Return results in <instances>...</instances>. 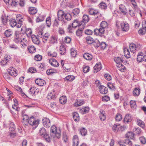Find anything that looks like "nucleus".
<instances>
[{
	"label": "nucleus",
	"instance_id": "69168bd1",
	"mask_svg": "<svg viewBox=\"0 0 146 146\" xmlns=\"http://www.w3.org/2000/svg\"><path fill=\"white\" fill-rule=\"evenodd\" d=\"M98 11L94 10L92 9H91L89 11V13L91 15H94V16L97 13Z\"/></svg>",
	"mask_w": 146,
	"mask_h": 146
},
{
	"label": "nucleus",
	"instance_id": "8fccbe9b",
	"mask_svg": "<svg viewBox=\"0 0 146 146\" xmlns=\"http://www.w3.org/2000/svg\"><path fill=\"white\" fill-rule=\"evenodd\" d=\"M46 133L45 128L43 127L41 128L39 130L40 135L42 137Z\"/></svg>",
	"mask_w": 146,
	"mask_h": 146
},
{
	"label": "nucleus",
	"instance_id": "423d86ee",
	"mask_svg": "<svg viewBox=\"0 0 146 146\" xmlns=\"http://www.w3.org/2000/svg\"><path fill=\"white\" fill-rule=\"evenodd\" d=\"M114 60L116 63V66L117 67L120 68L121 67L122 68L123 67L124 68V66L122 64L123 60L120 57H115L114 58Z\"/></svg>",
	"mask_w": 146,
	"mask_h": 146
},
{
	"label": "nucleus",
	"instance_id": "052dcab7",
	"mask_svg": "<svg viewBox=\"0 0 146 146\" xmlns=\"http://www.w3.org/2000/svg\"><path fill=\"white\" fill-rule=\"evenodd\" d=\"M70 53L72 56L73 57H75L77 54L76 51L74 48L71 49Z\"/></svg>",
	"mask_w": 146,
	"mask_h": 146
},
{
	"label": "nucleus",
	"instance_id": "412c9836",
	"mask_svg": "<svg viewBox=\"0 0 146 146\" xmlns=\"http://www.w3.org/2000/svg\"><path fill=\"white\" fill-rule=\"evenodd\" d=\"M95 16V19L97 21L102 20L103 18L102 15L98 11Z\"/></svg>",
	"mask_w": 146,
	"mask_h": 146
},
{
	"label": "nucleus",
	"instance_id": "37998d69",
	"mask_svg": "<svg viewBox=\"0 0 146 146\" xmlns=\"http://www.w3.org/2000/svg\"><path fill=\"white\" fill-rule=\"evenodd\" d=\"M79 25L81 26L80 25V23H79L78 21L77 20H75L72 24V27L76 28Z\"/></svg>",
	"mask_w": 146,
	"mask_h": 146
},
{
	"label": "nucleus",
	"instance_id": "a19ab883",
	"mask_svg": "<svg viewBox=\"0 0 146 146\" xmlns=\"http://www.w3.org/2000/svg\"><path fill=\"white\" fill-rule=\"evenodd\" d=\"M93 43L95 47L96 48H97L100 46V43L97 39L94 40Z\"/></svg>",
	"mask_w": 146,
	"mask_h": 146
},
{
	"label": "nucleus",
	"instance_id": "e433bc0d",
	"mask_svg": "<svg viewBox=\"0 0 146 146\" xmlns=\"http://www.w3.org/2000/svg\"><path fill=\"white\" fill-rule=\"evenodd\" d=\"M108 24L107 22L105 21H102L100 25V27L103 29H107L108 27Z\"/></svg>",
	"mask_w": 146,
	"mask_h": 146
},
{
	"label": "nucleus",
	"instance_id": "6e6d98bb",
	"mask_svg": "<svg viewBox=\"0 0 146 146\" xmlns=\"http://www.w3.org/2000/svg\"><path fill=\"white\" fill-rule=\"evenodd\" d=\"M64 17L65 19L67 21L70 20L72 18L71 15L68 13H65Z\"/></svg>",
	"mask_w": 146,
	"mask_h": 146
},
{
	"label": "nucleus",
	"instance_id": "f03ea898",
	"mask_svg": "<svg viewBox=\"0 0 146 146\" xmlns=\"http://www.w3.org/2000/svg\"><path fill=\"white\" fill-rule=\"evenodd\" d=\"M25 125H28V124L33 126V129H35L38 125L39 124L38 120H35L34 117L32 116L29 119L28 121L26 123H24Z\"/></svg>",
	"mask_w": 146,
	"mask_h": 146
},
{
	"label": "nucleus",
	"instance_id": "774afa93",
	"mask_svg": "<svg viewBox=\"0 0 146 146\" xmlns=\"http://www.w3.org/2000/svg\"><path fill=\"white\" fill-rule=\"evenodd\" d=\"M130 104L131 108H134L136 106V103L135 101L131 100Z\"/></svg>",
	"mask_w": 146,
	"mask_h": 146
},
{
	"label": "nucleus",
	"instance_id": "338daca9",
	"mask_svg": "<svg viewBox=\"0 0 146 146\" xmlns=\"http://www.w3.org/2000/svg\"><path fill=\"white\" fill-rule=\"evenodd\" d=\"M139 140L140 142L143 144H145L146 143V139L143 136H142L139 138Z\"/></svg>",
	"mask_w": 146,
	"mask_h": 146
},
{
	"label": "nucleus",
	"instance_id": "864d4df0",
	"mask_svg": "<svg viewBox=\"0 0 146 146\" xmlns=\"http://www.w3.org/2000/svg\"><path fill=\"white\" fill-rule=\"evenodd\" d=\"M123 142L124 143H125L130 146H132L133 144L132 142L129 139H126L124 140Z\"/></svg>",
	"mask_w": 146,
	"mask_h": 146
},
{
	"label": "nucleus",
	"instance_id": "3c124183",
	"mask_svg": "<svg viewBox=\"0 0 146 146\" xmlns=\"http://www.w3.org/2000/svg\"><path fill=\"white\" fill-rule=\"evenodd\" d=\"M133 131L137 135H140L142 133V131L139 128H135L133 129Z\"/></svg>",
	"mask_w": 146,
	"mask_h": 146
},
{
	"label": "nucleus",
	"instance_id": "6ab92c4d",
	"mask_svg": "<svg viewBox=\"0 0 146 146\" xmlns=\"http://www.w3.org/2000/svg\"><path fill=\"white\" fill-rule=\"evenodd\" d=\"M132 119V118L130 114H127L124 119V121L125 122L128 123L131 122Z\"/></svg>",
	"mask_w": 146,
	"mask_h": 146
},
{
	"label": "nucleus",
	"instance_id": "58836bf2",
	"mask_svg": "<svg viewBox=\"0 0 146 146\" xmlns=\"http://www.w3.org/2000/svg\"><path fill=\"white\" fill-rule=\"evenodd\" d=\"M28 49L29 52L31 53H33L35 52L36 48L33 46H29Z\"/></svg>",
	"mask_w": 146,
	"mask_h": 146
},
{
	"label": "nucleus",
	"instance_id": "603ef678",
	"mask_svg": "<svg viewBox=\"0 0 146 146\" xmlns=\"http://www.w3.org/2000/svg\"><path fill=\"white\" fill-rule=\"evenodd\" d=\"M137 123L138 125L142 128H144L145 124L140 119L137 120Z\"/></svg>",
	"mask_w": 146,
	"mask_h": 146
},
{
	"label": "nucleus",
	"instance_id": "de8ad7c7",
	"mask_svg": "<svg viewBox=\"0 0 146 146\" xmlns=\"http://www.w3.org/2000/svg\"><path fill=\"white\" fill-rule=\"evenodd\" d=\"M99 7L102 9H106L107 8L106 4L104 2H102L99 5Z\"/></svg>",
	"mask_w": 146,
	"mask_h": 146
},
{
	"label": "nucleus",
	"instance_id": "c9c22d12",
	"mask_svg": "<svg viewBox=\"0 0 146 146\" xmlns=\"http://www.w3.org/2000/svg\"><path fill=\"white\" fill-rule=\"evenodd\" d=\"M37 90L36 88L34 87H33L31 88L29 90V92L30 94L32 95H36V90Z\"/></svg>",
	"mask_w": 146,
	"mask_h": 146
},
{
	"label": "nucleus",
	"instance_id": "f257e3e1",
	"mask_svg": "<svg viewBox=\"0 0 146 146\" xmlns=\"http://www.w3.org/2000/svg\"><path fill=\"white\" fill-rule=\"evenodd\" d=\"M50 135L53 138L56 137L59 139L60 137V131L59 129H57L55 126H52L50 129Z\"/></svg>",
	"mask_w": 146,
	"mask_h": 146
},
{
	"label": "nucleus",
	"instance_id": "4c0bfd02",
	"mask_svg": "<svg viewBox=\"0 0 146 146\" xmlns=\"http://www.w3.org/2000/svg\"><path fill=\"white\" fill-rule=\"evenodd\" d=\"M86 41L87 43L89 44H91L93 43L94 40L90 36H88L86 38Z\"/></svg>",
	"mask_w": 146,
	"mask_h": 146
},
{
	"label": "nucleus",
	"instance_id": "680f3d73",
	"mask_svg": "<svg viewBox=\"0 0 146 146\" xmlns=\"http://www.w3.org/2000/svg\"><path fill=\"white\" fill-rule=\"evenodd\" d=\"M15 129V126L13 123H11L9 125V129L11 131H14Z\"/></svg>",
	"mask_w": 146,
	"mask_h": 146
},
{
	"label": "nucleus",
	"instance_id": "c85d7f7f",
	"mask_svg": "<svg viewBox=\"0 0 146 146\" xmlns=\"http://www.w3.org/2000/svg\"><path fill=\"white\" fill-rule=\"evenodd\" d=\"M89 110V108L88 107H85L81 109L80 112L81 114H84L88 113Z\"/></svg>",
	"mask_w": 146,
	"mask_h": 146
},
{
	"label": "nucleus",
	"instance_id": "b1692460",
	"mask_svg": "<svg viewBox=\"0 0 146 146\" xmlns=\"http://www.w3.org/2000/svg\"><path fill=\"white\" fill-rule=\"evenodd\" d=\"M31 38L33 42L36 44H38L40 43V41L37 37L34 35H32Z\"/></svg>",
	"mask_w": 146,
	"mask_h": 146
},
{
	"label": "nucleus",
	"instance_id": "a18cd8bd",
	"mask_svg": "<svg viewBox=\"0 0 146 146\" xmlns=\"http://www.w3.org/2000/svg\"><path fill=\"white\" fill-rule=\"evenodd\" d=\"M46 21L47 26L50 27L51 24V17H47Z\"/></svg>",
	"mask_w": 146,
	"mask_h": 146
},
{
	"label": "nucleus",
	"instance_id": "ea45409f",
	"mask_svg": "<svg viewBox=\"0 0 146 146\" xmlns=\"http://www.w3.org/2000/svg\"><path fill=\"white\" fill-rule=\"evenodd\" d=\"M80 133L82 136H85L87 133V130L84 128H81L80 130Z\"/></svg>",
	"mask_w": 146,
	"mask_h": 146
},
{
	"label": "nucleus",
	"instance_id": "e2e57ef3",
	"mask_svg": "<svg viewBox=\"0 0 146 146\" xmlns=\"http://www.w3.org/2000/svg\"><path fill=\"white\" fill-rule=\"evenodd\" d=\"M122 118L121 115L119 113H117L116 115L115 119L116 120L119 121H121Z\"/></svg>",
	"mask_w": 146,
	"mask_h": 146
},
{
	"label": "nucleus",
	"instance_id": "a878e982",
	"mask_svg": "<svg viewBox=\"0 0 146 146\" xmlns=\"http://www.w3.org/2000/svg\"><path fill=\"white\" fill-rule=\"evenodd\" d=\"M94 69L96 70V72H97L100 71L102 68L101 64L100 62L96 64L94 67Z\"/></svg>",
	"mask_w": 146,
	"mask_h": 146
},
{
	"label": "nucleus",
	"instance_id": "4468645a",
	"mask_svg": "<svg viewBox=\"0 0 146 146\" xmlns=\"http://www.w3.org/2000/svg\"><path fill=\"white\" fill-rule=\"evenodd\" d=\"M50 64L54 67H57L59 66V63L57 60L53 58L50 59L49 60Z\"/></svg>",
	"mask_w": 146,
	"mask_h": 146
},
{
	"label": "nucleus",
	"instance_id": "bf43d9fd",
	"mask_svg": "<svg viewBox=\"0 0 146 146\" xmlns=\"http://www.w3.org/2000/svg\"><path fill=\"white\" fill-rule=\"evenodd\" d=\"M146 32V29L143 28L142 29H140L138 31L139 34L141 35H142L145 34Z\"/></svg>",
	"mask_w": 146,
	"mask_h": 146
},
{
	"label": "nucleus",
	"instance_id": "0e129e2a",
	"mask_svg": "<svg viewBox=\"0 0 146 146\" xmlns=\"http://www.w3.org/2000/svg\"><path fill=\"white\" fill-rule=\"evenodd\" d=\"M42 137L45 139L46 141L48 142H49L50 141V137L46 133Z\"/></svg>",
	"mask_w": 146,
	"mask_h": 146
},
{
	"label": "nucleus",
	"instance_id": "dca6fc26",
	"mask_svg": "<svg viewBox=\"0 0 146 146\" xmlns=\"http://www.w3.org/2000/svg\"><path fill=\"white\" fill-rule=\"evenodd\" d=\"M89 20V18L88 16L84 15L82 17V21L81 23H80V25H82L83 23H86L88 22Z\"/></svg>",
	"mask_w": 146,
	"mask_h": 146
},
{
	"label": "nucleus",
	"instance_id": "9d476101",
	"mask_svg": "<svg viewBox=\"0 0 146 146\" xmlns=\"http://www.w3.org/2000/svg\"><path fill=\"white\" fill-rule=\"evenodd\" d=\"M42 122L44 127H49L50 126V121L48 118H44L42 121Z\"/></svg>",
	"mask_w": 146,
	"mask_h": 146
},
{
	"label": "nucleus",
	"instance_id": "5701e85b",
	"mask_svg": "<svg viewBox=\"0 0 146 146\" xmlns=\"http://www.w3.org/2000/svg\"><path fill=\"white\" fill-rule=\"evenodd\" d=\"M84 58L87 60H91L93 58V56L88 53H85L83 55Z\"/></svg>",
	"mask_w": 146,
	"mask_h": 146
},
{
	"label": "nucleus",
	"instance_id": "bb28decb",
	"mask_svg": "<svg viewBox=\"0 0 146 146\" xmlns=\"http://www.w3.org/2000/svg\"><path fill=\"white\" fill-rule=\"evenodd\" d=\"M140 93V89L139 88H135L133 91V95L136 96H138Z\"/></svg>",
	"mask_w": 146,
	"mask_h": 146
},
{
	"label": "nucleus",
	"instance_id": "13d9d810",
	"mask_svg": "<svg viewBox=\"0 0 146 146\" xmlns=\"http://www.w3.org/2000/svg\"><path fill=\"white\" fill-rule=\"evenodd\" d=\"M80 10L78 8H76L72 11V13L75 15L77 16L79 13Z\"/></svg>",
	"mask_w": 146,
	"mask_h": 146
},
{
	"label": "nucleus",
	"instance_id": "09e8293b",
	"mask_svg": "<svg viewBox=\"0 0 146 146\" xmlns=\"http://www.w3.org/2000/svg\"><path fill=\"white\" fill-rule=\"evenodd\" d=\"M9 60V59H7V57L5 58L2 60L0 62L1 65L3 66H4L7 64Z\"/></svg>",
	"mask_w": 146,
	"mask_h": 146
},
{
	"label": "nucleus",
	"instance_id": "a211bd4d",
	"mask_svg": "<svg viewBox=\"0 0 146 146\" xmlns=\"http://www.w3.org/2000/svg\"><path fill=\"white\" fill-rule=\"evenodd\" d=\"M100 113L99 114V117L101 120L104 121L105 120L106 115H105V111L103 110H101Z\"/></svg>",
	"mask_w": 146,
	"mask_h": 146
},
{
	"label": "nucleus",
	"instance_id": "72a5a7b5",
	"mask_svg": "<svg viewBox=\"0 0 146 146\" xmlns=\"http://www.w3.org/2000/svg\"><path fill=\"white\" fill-rule=\"evenodd\" d=\"M60 52L61 54L63 55L65 53L66 49L64 45H61L60 46Z\"/></svg>",
	"mask_w": 146,
	"mask_h": 146
},
{
	"label": "nucleus",
	"instance_id": "f3484780",
	"mask_svg": "<svg viewBox=\"0 0 146 146\" xmlns=\"http://www.w3.org/2000/svg\"><path fill=\"white\" fill-rule=\"evenodd\" d=\"M73 146H78V144L79 139L77 135L74 136L73 139Z\"/></svg>",
	"mask_w": 146,
	"mask_h": 146
},
{
	"label": "nucleus",
	"instance_id": "6e6552de",
	"mask_svg": "<svg viewBox=\"0 0 146 146\" xmlns=\"http://www.w3.org/2000/svg\"><path fill=\"white\" fill-rule=\"evenodd\" d=\"M113 130L115 132H117L119 131H122L124 129L120 124H115L113 127Z\"/></svg>",
	"mask_w": 146,
	"mask_h": 146
},
{
	"label": "nucleus",
	"instance_id": "0eeeda50",
	"mask_svg": "<svg viewBox=\"0 0 146 146\" xmlns=\"http://www.w3.org/2000/svg\"><path fill=\"white\" fill-rule=\"evenodd\" d=\"M22 35L21 33L20 34L18 31H16L15 33L14 41L17 43L20 42L21 39L22 37Z\"/></svg>",
	"mask_w": 146,
	"mask_h": 146
},
{
	"label": "nucleus",
	"instance_id": "c756f323",
	"mask_svg": "<svg viewBox=\"0 0 146 146\" xmlns=\"http://www.w3.org/2000/svg\"><path fill=\"white\" fill-rule=\"evenodd\" d=\"M13 34V32L10 29L6 30L4 33V34L5 36L7 37L11 36Z\"/></svg>",
	"mask_w": 146,
	"mask_h": 146
},
{
	"label": "nucleus",
	"instance_id": "aec40b11",
	"mask_svg": "<svg viewBox=\"0 0 146 146\" xmlns=\"http://www.w3.org/2000/svg\"><path fill=\"white\" fill-rule=\"evenodd\" d=\"M136 45L134 44H131L129 45V48L131 52L132 53H134L136 50V48H137Z\"/></svg>",
	"mask_w": 146,
	"mask_h": 146
},
{
	"label": "nucleus",
	"instance_id": "4d7b16f0",
	"mask_svg": "<svg viewBox=\"0 0 146 146\" xmlns=\"http://www.w3.org/2000/svg\"><path fill=\"white\" fill-rule=\"evenodd\" d=\"M56 72V71L55 70L50 69L48 70H47L46 71V73L48 75H51L54 73H55Z\"/></svg>",
	"mask_w": 146,
	"mask_h": 146
},
{
	"label": "nucleus",
	"instance_id": "9b49d317",
	"mask_svg": "<svg viewBox=\"0 0 146 146\" xmlns=\"http://www.w3.org/2000/svg\"><path fill=\"white\" fill-rule=\"evenodd\" d=\"M16 71V70L15 69H14L13 67H10V68L8 70V72L11 76H16L17 75Z\"/></svg>",
	"mask_w": 146,
	"mask_h": 146
},
{
	"label": "nucleus",
	"instance_id": "5fc2aeb1",
	"mask_svg": "<svg viewBox=\"0 0 146 146\" xmlns=\"http://www.w3.org/2000/svg\"><path fill=\"white\" fill-rule=\"evenodd\" d=\"M32 32L31 29L30 28H28L27 29H26L25 33L27 37H29L31 36Z\"/></svg>",
	"mask_w": 146,
	"mask_h": 146
},
{
	"label": "nucleus",
	"instance_id": "cd10ccee",
	"mask_svg": "<svg viewBox=\"0 0 146 146\" xmlns=\"http://www.w3.org/2000/svg\"><path fill=\"white\" fill-rule=\"evenodd\" d=\"M119 9L120 11L122 13L126 14L127 12V10L125 6L123 4H121L119 6Z\"/></svg>",
	"mask_w": 146,
	"mask_h": 146
},
{
	"label": "nucleus",
	"instance_id": "39448f33",
	"mask_svg": "<svg viewBox=\"0 0 146 146\" xmlns=\"http://www.w3.org/2000/svg\"><path fill=\"white\" fill-rule=\"evenodd\" d=\"M49 35L48 34H45L43 35L42 31H40L38 32V36L39 37L42 38V41L44 42H46L47 41L48 39Z\"/></svg>",
	"mask_w": 146,
	"mask_h": 146
},
{
	"label": "nucleus",
	"instance_id": "393cba45",
	"mask_svg": "<svg viewBox=\"0 0 146 146\" xmlns=\"http://www.w3.org/2000/svg\"><path fill=\"white\" fill-rule=\"evenodd\" d=\"M84 103V102L82 100H78L74 104V106L77 107L83 105Z\"/></svg>",
	"mask_w": 146,
	"mask_h": 146
},
{
	"label": "nucleus",
	"instance_id": "473e14b6",
	"mask_svg": "<svg viewBox=\"0 0 146 146\" xmlns=\"http://www.w3.org/2000/svg\"><path fill=\"white\" fill-rule=\"evenodd\" d=\"M67 99L66 96H62L60 98V102L62 104H64L66 102Z\"/></svg>",
	"mask_w": 146,
	"mask_h": 146
},
{
	"label": "nucleus",
	"instance_id": "7ed1b4c3",
	"mask_svg": "<svg viewBox=\"0 0 146 146\" xmlns=\"http://www.w3.org/2000/svg\"><path fill=\"white\" fill-rule=\"evenodd\" d=\"M24 19L21 18L19 19V22L17 23L16 20L15 19H11L10 20V25L12 27H14L15 26L18 28L20 27L21 26V22L23 21Z\"/></svg>",
	"mask_w": 146,
	"mask_h": 146
},
{
	"label": "nucleus",
	"instance_id": "2eb2a0df",
	"mask_svg": "<svg viewBox=\"0 0 146 146\" xmlns=\"http://www.w3.org/2000/svg\"><path fill=\"white\" fill-rule=\"evenodd\" d=\"M28 11L31 14L34 15L36 14L37 12L36 9L34 7H31L29 8Z\"/></svg>",
	"mask_w": 146,
	"mask_h": 146
},
{
	"label": "nucleus",
	"instance_id": "ddd939ff",
	"mask_svg": "<svg viewBox=\"0 0 146 146\" xmlns=\"http://www.w3.org/2000/svg\"><path fill=\"white\" fill-rule=\"evenodd\" d=\"M35 83L40 86H43L45 84L46 82L40 78L36 79L35 81Z\"/></svg>",
	"mask_w": 146,
	"mask_h": 146
},
{
	"label": "nucleus",
	"instance_id": "2f4dec72",
	"mask_svg": "<svg viewBox=\"0 0 146 146\" xmlns=\"http://www.w3.org/2000/svg\"><path fill=\"white\" fill-rule=\"evenodd\" d=\"M124 52L125 57L129 58L130 57V52L129 50L126 48L124 49Z\"/></svg>",
	"mask_w": 146,
	"mask_h": 146
},
{
	"label": "nucleus",
	"instance_id": "c03bdc74",
	"mask_svg": "<svg viewBox=\"0 0 146 146\" xmlns=\"http://www.w3.org/2000/svg\"><path fill=\"white\" fill-rule=\"evenodd\" d=\"M126 137L131 139H133L134 137V134L132 132H129L126 135Z\"/></svg>",
	"mask_w": 146,
	"mask_h": 146
},
{
	"label": "nucleus",
	"instance_id": "f8f14e48",
	"mask_svg": "<svg viewBox=\"0 0 146 146\" xmlns=\"http://www.w3.org/2000/svg\"><path fill=\"white\" fill-rule=\"evenodd\" d=\"M99 90L100 93L102 94H106L108 92L107 88L104 86L101 85L99 86Z\"/></svg>",
	"mask_w": 146,
	"mask_h": 146
},
{
	"label": "nucleus",
	"instance_id": "79ce46f5",
	"mask_svg": "<svg viewBox=\"0 0 146 146\" xmlns=\"http://www.w3.org/2000/svg\"><path fill=\"white\" fill-rule=\"evenodd\" d=\"M20 42H21V44L22 45H27V41L26 39L22 37L21 41Z\"/></svg>",
	"mask_w": 146,
	"mask_h": 146
},
{
	"label": "nucleus",
	"instance_id": "f704fd0d",
	"mask_svg": "<svg viewBox=\"0 0 146 146\" xmlns=\"http://www.w3.org/2000/svg\"><path fill=\"white\" fill-rule=\"evenodd\" d=\"M75 77L72 75H68L65 78V80L68 81H72L75 79Z\"/></svg>",
	"mask_w": 146,
	"mask_h": 146
},
{
	"label": "nucleus",
	"instance_id": "7c9ffc66",
	"mask_svg": "<svg viewBox=\"0 0 146 146\" xmlns=\"http://www.w3.org/2000/svg\"><path fill=\"white\" fill-rule=\"evenodd\" d=\"M73 117L75 121H78L80 120V117L78 113L74 112L72 113Z\"/></svg>",
	"mask_w": 146,
	"mask_h": 146
},
{
	"label": "nucleus",
	"instance_id": "20e7f679",
	"mask_svg": "<svg viewBox=\"0 0 146 146\" xmlns=\"http://www.w3.org/2000/svg\"><path fill=\"white\" fill-rule=\"evenodd\" d=\"M65 14V13L62 10L59 11L57 13L58 20L62 21V23H64L65 24L66 23V21L65 20L64 17Z\"/></svg>",
	"mask_w": 146,
	"mask_h": 146
},
{
	"label": "nucleus",
	"instance_id": "49530a36",
	"mask_svg": "<svg viewBox=\"0 0 146 146\" xmlns=\"http://www.w3.org/2000/svg\"><path fill=\"white\" fill-rule=\"evenodd\" d=\"M23 119L22 122L24 125H25L24 123H25V121L26 122H28L29 119L28 116L26 115H23Z\"/></svg>",
	"mask_w": 146,
	"mask_h": 146
},
{
	"label": "nucleus",
	"instance_id": "1a4fd4ad",
	"mask_svg": "<svg viewBox=\"0 0 146 146\" xmlns=\"http://www.w3.org/2000/svg\"><path fill=\"white\" fill-rule=\"evenodd\" d=\"M121 29L123 31H127L129 29V25L126 22H121Z\"/></svg>",
	"mask_w": 146,
	"mask_h": 146
},
{
	"label": "nucleus",
	"instance_id": "4be33fe9",
	"mask_svg": "<svg viewBox=\"0 0 146 146\" xmlns=\"http://www.w3.org/2000/svg\"><path fill=\"white\" fill-rule=\"evenodd\" d=\"M143 53L140 52L139 53L137 56V61L140 62L143 61Z\"/></svg>",
	"mask_w": 146,
	"mask_h": 146
}]
</instances>
